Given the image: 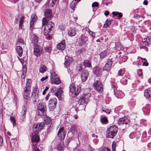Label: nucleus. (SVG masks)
I'll use <instances>...</instances> for the list:
<instances>
[{
  "mask_svg": "<svg viewBox=\"0 0 151 151\" xmlns=\"http://www.w3.org/2000/svg\"><path fill=\"white\" fill-rule=\"evenodd\" d=\"M47 111V107L45 103H39L37 105V114L38 116H45Z\"/></svg>",
  "mask_w": 151,
  "mask_h": 151,
  "instance_id": "1",
  "label": "nucleus"
},
{
  "mask_svg": "<svg viewBox=\"0 0 151 151\" xmlns=\"http://www.w3.org/2000/svg\"><path fill=\"white\" fill-rule=\"evenodd\" d=\"M118 130V127L116 126L113 125L107 129L106 137L113 138L117 134Z\"/></svg>",
  "mask_w": 151,
  "mask_h": 151,
  "instance_id": "2",
  "label": "nucleus"
},
{
  "mask_svg": "<svg viewBox=\"0 0 151 151\" xmlns=\"http://www.w3.org/2000/svg\"><path fill=\"white\" fill-rule=\"evenodd\" d=\"M70 95L73 97L78 95L81 90V87L78 86L76 88L75 84L72 83L70 86Z\"/></svg>",
  "mask_w": 151,
  "mask_h": 151,
  "instance_id": "3",
  "label": "nucleus"
},
{
  "mask_svg": "<svg viewBox=\"0 0 151 151\" xmlns=\"http://www.w3.org/2000/svg\"><path fill=\"white\" fill-rule=\"evenodd\" d=\"M45 17L43 18L42 19V27L47 23L48 21L50 20L52 17V13L50 9H47L45 12Z\"/></svg>",
  "mask_w": 151,
  "mask_h": 151,
  "instance_id": "4",
  "label": "nucleus"
},
{
  "mask_svg": "<svg viewBox=\"0 0 151 151\" xmlns=\"http://www.w3.org/2000/svg\"><path fill=\"white\" fill-rule=\"evenodd\" d=\"M45 124L44 123H34L32 127V131L31 133L38 134L43 129Z\"/></svg>",
  "mask_w": 151,
  "mask_h": 151,
  "instance_id": "5",
  "label": "nucleus"
},
{
  "mask_svg": "<svg viewBox=\"0 0 151 151\" xmlns=\"http://www.w3.org/2000/svg\"><path fill=\"white\" fill-rule=\"evenodd\" d=\"M45 27L44 28V34L47 35L51 30L52 28L54 26L55 24L52 22H47V23L45 24Z\"/></svg>",
  "mask_w": 151,
  "mask_h": 151,
  "instance_id": "6",
  "label": "nucleus"
},
{
  "mask_svg": "<svg viewBox=\"0 0 151 151\" xmlns=\"http://www.w3.org/2000/svg\"><path fill=\"white\" fill-rule=\"evenodd\" d=\"M34 47L33 54L37 57H40L43 53V48L39 45Z\"/></svg>",
  "mask_w": 151,
  "mask_h": 151,
  "instance_id": "7",
  "label": "nucleus"
},
{
  "mask_svg": "<svg viewBox=\"0 0 151 151\" xmlns=\"http://www.w3.org/2000/svg\"><path fill=\"white\" fill-rule=\"evenodd\" d=\"M50 74V80L52 83L58 85L61 83L60 80L55 72H52Z\"/></svg>",
  "mask_w": 151,
  "mask_h": 151,
  "instance_id": "8",
  "label": "nucleus"
},
{
  "mask_svg": "<svg viewBox=\"0 0 151 151\" xmlns=\"http://www.w3.org/2000/svg\"><path fill=\"white\" fill-rule=\"evenodd\" d=\"M93 86L96 90L98 92L102 91L103 90V85L99 81H96L93 83Z\"/></svg>",
  "mask_w": 151,
  "mask_h": 151,
  "instance_id": "9",
  "label": "nucleus"
},
{
  "mask_svg": "<svg viewBox=\"0 0 151 151\" xmlns=\"http://www.w3.org/2000/svg\"><path fill=\"white\" fill-rule=\"evenodd\" d=\"M57 103V100L56 98H53L49 100L48 106L50 111H52L54 109Z\"/></svg>",
  "mask_w": 151,
  "mask_h": 151,
  "instance_id": "10",
  "label": "nucleus"
},
{
  "mask_svg": "<svg viewBox=\"0 0 151 151\" xmlns=\"http://www.w3.org/2000/svg\"><path fill=\"white\" fill-rule=\"evenodd\" d=\"M66 134V132L65 131L64 128L62 127L60 128L58 133V136L60 138L61 140H63L65 137Z\"/></svg>",
  "mask_w": 151,
  "mask_h": 151,
  "instance_id": "11",
  "label": "nucleus"
},
{
  "mask_svg": "<svg viewBox=\"0 0 151 151\" xmlns=\"http://www.w3.org/2000/svg\"><path fill=\"white\" fill-rule=\"evenodd\" d=\"M113 62L112 58L111 59H109L104 66L103 68V70L107 71H109L111 67Z\"/></svg>",
  "mask_w": 151,
  "mask_h": 151,
  "instance_id": "12",
  "label": "nucleus"
},
{
  "mask_svg": "<svg viewBox=\"0 0 151 151\" xmlns=\"http://www.w3.org/2000/svg\"><path fill=\"white\" fill-rule=\"evenodd\" d=\"M89 75L88 71L86 70L82 71L81 73V78L82 82H85L87 80Z\"/></svg>",
  "mask_w": 151,
  "mask_h": 151,
  "instance_id": "13",
  "label": "nucleus"
},
{
  "mask_svg": "<svg viewBox=\"0 0 151 151\" xmlns=\"http://www.w3.org/2000/svg\"><path fill=\"white\" fill-rule=\"evenodd\" d=\"M37 16L35 15H32L31 17L30 22L29 29L32 31L33 30V28L34 27V24L35 21L37 20Z\"/></svg>",
  "mask_w": 151,
  "mask_h": 151,
  "instance_id": "14",
  "label": "nucleus"
},
{
  "mask_svg": "<svg viewBox=\"0 0 151 151\" xmlns=\"http://www.w3.org/2000/svg\"><path fill=\"white\" fill-rule=\"evenodd\" d=\"M27 111V105H24L22 107V110L21 113V119L22 122H24L25 119V114Z\"/></svg>",
  "mask_w": 151,
  "mask_h": 151,
  "instance_id": "15",
  "label": "nucleus"
},
{
  "mask_svg": "<svg viewBox=\"0 0 151 151\" xmlns=\"http://www.w3.org/2000/svg\"><path fill=\"white\" fill-rule=\"evenodd\" d=\"M65 46L66 45L65 40H63L57 45V48L58 49L60 50H63L65 48Z\"/></svg>",
  "mask_w": 151,
  "mask_h": 151,
  "instance_id": "16",
  "label": "nucleus"
},
{
  "mask_svg": "<svg viewBox=\"0 0 151 151\" xmlns=\"http://www.w3.org/2000/svg\"><path fill=\"white\" fill-rule=\"evenodd\" d=\"M34 133V134L31 133L32 134L30 135V136H31V141L33 142H39L40 140L39 137L37 134Z\"/></svg>",
  "mask_w": 151,
  "mask_h": 151,
  "instance_id": "17",
  "label": "nucleus"
},
{
  "mask_svg": "<svg viewBox=\"0 0 151 151\" xmlns=\"http://www.w3.org/2000/svg\"><path fill=\"white\" fill-rule=\"evenodd\" d=\"M88 41V38L86 36L81 35L79 37V42L80 44L82 45L86 43Z\"/></svg>",
  "mask_w": 151,
  "mask_h": 151,
  "instance_id": "18",
  "label": "nucleus"
},
{
  "mask_svg": "<svg viewBox=\"0 0 151 151\" xmlns=\"http://www.w3.org/2000/svg\"><path fill=\"white\" fill-rule=\"evenodd\" d=\"M65 62L64 65L66 67L68 66L73 60V59L71 58H69L68 56H66L65 58Z\"/></svg>",
  "mask_w": 151,
  "mask_h": 151,
  "instance_id": "19",
  "label": "nucleus"
},
{
  "mask_svg": "<svg viewBox=\"0 0 151 151\" xmlns=\"http://www.w3.org/2000/svg\"><path fill=\"white\" fill-rule=\"evenodd\" d=\"M93 72L94 74L98 76H99L101 75V70L98 67H94L93 69Z\"/></svg>",
  "mask_w": 151,
  "mask_h": 151,
  "instance_id": "20",
  "label": "nucleus"
},
{
  "mask_svg": "<svg viewBox=\"0 0 151 151\" xmlns=\"http://www.w3.org/2000/svg\"><path fill=\"white\" fill-rule=\"evenodd\" d=\"M77 31V30L75 28H71L68 30V34L70 36L72 37L76 35Z\"/></svg>",
  "mask_w": 151,
  "mask_h": 151,
  "instance_id": "21",
  "label": "nucleus"
},
{
  "mask_svg": "<svg viewBox=\"0 0 151 151\" xmlns=\"http://www.w3.org/2000/svg\"><path fill=\"white\" fill-rule=\"evenodd\" d=\"M55 95L59 99L61 98L63 96V91L61 88H59L58 89H57V91L55 93Z\"/></svg>",
  "mask_w": 151,
  "mask_h": 151,
  "instance_id": "22",
  "label": "nucleus"
},
{
  "mask_svg": "<svg viewBox=\"0 0 151 151\" xmlns=\"http://www.w3.org/2000/svg\"><path fill=\"white\" fill-rule=\"evenodd\" d=\"M114 95L118 98H122L124 96V94L123 92L120 91H118L115 92V90L114 89Z\"/></svg>",
  "mask_w": 151,
  "mask_h": 151,
  "instance_id": "23",
  "label": "nucleus"
},
{
  "mask_svg": "<svg viewBox=\"0 0 151 151\" xmlns=\"http://www.w3.org/2000/svg\"><path fill=\"white\" fill-rule=\"evenodd\" d=\"M144 96L149 100H151V92L148 89L145 90L144 92Z\"/></svg>",
  "mask_w": 151,
  "mask_h": 151,
  "instance_id": "24",
  "label": "nucleus"
},
{
  "mask_svg": "<svg viewBox=\"0 0 151 151\" xmlns=\"http://www.w3.org/2000/svg\"><path fill=\"white\" fill-rule=\"evenodd\" d=\"M16 51L18 53V55L21 57L23 54V49L21 46H17L16 48Z\"/></svg>",
  "mask_w": 151,
  "mask_h": 151,
  "instance_id": "25",
  "label": "nucleus"
},
{
  "mask_svg": "<svg viewBox=\"0 0 151 151\" xmlns=\"http://www.w3.org/2000/svg\"><path fill=\"white\" fill-rule=\"evenodd\" d=\"M33 38L32 39V43L34 44V46L38 45L37 43L38 42V37L35 34H33L32 35Z\"/></svg>",
  "mask_w": 151,
  "mask_h": 151,
  "instance_id": "26",
  "label": "nucleus"
},
{
  "mask_svg": "<svg viewBox=\"0 0 151 151\" xmlns=\"http://www.w3.org/2000/svg\"><path fill=\"white\" fill-rule=\"evenodd\" d=\"M129 122V120L126 116L120 118L118 120V123H126Z\"/></svg>",
  "mask_w": 151,
  "mask_h": 151,
  "instance_id": "27",
  "label": "nucleus"
},
{
  "mask_svg": "<svg viewBox=\"0 0 151 151\" xmlns=\"http://www.w3.org/2000/svg\"><path fill=\"white\" fill-rule=\"evenodd\" d=\"M39 92V91L38 88L36 87H35L33 89L32 94V97H35L36 98H37V96H38Z\"/></svg>",
  "mask_w": 151,
  "mask_h": 151,
  "instance_id": "28",
  "label": "nucleus"
},
{
  "mask_svg": "<svg viewBox=\"0 0 151 151\" xmlns=\"http://www.w3.org/2000/svg\"><path fill=\"white\" fill-rule=\"evenodd\" d=\"M88 101L85 99L83 97H81L79 100V103L80 104H84L86 105Z\"/></svg>",
  "mask_w": 151,
  "mask_h": 151,
  "instance_id": "29",
  "label": "nucleus"
},
{
  "mask_svg": "<svg viewBox=\"0 0 151 151\" xmlns=\"http://www.w3.org/2000/svg\"><path fill=\"white\" fill-rule=\"evenodd\" d=\"M69 118L67 116H62L61 119V123H68L69 122Z\"/></svg>",
  "mask_w": 151,
  "mask_h": 151,
  "instance_id": "30",
  "label": "nucleus"
},
{
  "mask_svg": "<svg viewBox=\"0 0 151 151\" xmlns=\"http://www.w3.org/2000/svg\"><path fill=\"white\" fill-rule=\"evenodd\" d=\"M64 147V142H61L57 146V149L60 151H61L63 150V148Z\"/></svg>",
  "mask_w": 151,
  "mask_h": 151,
  "instance_id": "31",
  "label": "nucleus"
},
{
  "mask_svg": "<svg viewBox=\"0 0 151 151\" xmlns=\"http://www.w3.org/2000/svg\"><path fill=\"white\" fill-rule=\"evenodd\" d=\"M47 70V67L43 65H41L40 66L39 71L41 73H44Z\"/></svg>",
  "mask_w": 151,
  "mask_h": 151,
  "instance_id": "32",
  "label": "nucleus"
},
{
  "mask_svg": "<svg viewBox=\"0 0 151 151\" xmlns=\"http://www.w3.org/2000/svg\"><path fill=\"white\" fill-rule=\"evenodd\" d=\"M107 52L106 50H104V51L101 52L100 54V58L101 59H102L106 57L107 55Z\"/></svg>",
  "mask_w": 151,
  "mask_h": 151,
  "instance_id": "33",
  "label": "nucleus"
},
{
  "mask_svg": "<svg viewBox=\"0 0 151 151\" xmlns=\"http://www.w3.org/2000/svg\"><path fill=\"white\" fill-rule=\"evenodd\" d=\"M115 48L118 51L122 49V45L120 44V43L117 42L115 43Z\"/></svg>",
  "mask_w": 151,
  "mask_h": 151,
  "instance_id": "34",
  "label": "nucleus"
},
{
  "mask_svg": "<svg viewBox=\"0 0 151 151\" xmlns=\"http://www.w3.org/2000/svg\"><path fill=\"white\" fill-rule=\"evenodd\" d=\"M113 20L111 19L109 20H108L107 19L105 23L104 24L103 27L104 28H106L109 27L111 24V22Z\"/></svg>",
  "mask_w": 151,
  "mask_h": 151,
  "instance_id": "35",
  "label": "nucleus"
},
{
  "mask_svg": "<svg viewBox=\"0 0 151 151\" xmlns=\"http://www.w3.org/2000/svg\"><path fill=\"white\" fill-rule=\"evenodd\" d=\"M112 14L114 15L113 16L118 15V18L119 19H120L122 17V13L118 12H112Z\"/></svg>",
  "mask_w": 151,
  "mask_h": 151,
  "instance_id": "36",
  "label": "nucleus"
},
{
  "mask_svg": "<svg viewBox=\"0 0 151 151\" xmlns=\"http://www.w3.org/2000/svg\"><path fill=\"white\" fill-rule=\"evenodd\" d=\"M84 65L86 67H91V63L88 60H86L84 61Z\"/></svg>",
  "mask_w": 151,
  "mask_h": 151,
  "instance_id": "37",
  "label": "nucleus"
},
{
  "mask_svg": "<svg viewBox=\"0 0 151 151\" xmlns=\"http://www.w3.org/2000/svg\"><path fill=\"white\" fill-rule=\"evenodd\" d=\"M91 94L90 93H88L83 94L82 97H83L84 98L88 101L89 99V97H91Z\"/></svg>",
  "mask_w": 151,
  "mask_h": 151,
  "instance_id": "38",
  "label": "nucleus"
},
{
  "mask_svg": "<svg viewBox=\"0 0 151 151\" xmlns=\"http://www.w3.org/2000/svg\"><path fill=\"white\" fill-rule=\"evenodd\" d=\"M127 80L126 76H124L120 80V82L123 85H126L127 84Z\"/></svg>",
  "mask_w": 151,
  "mask_h": 151,
  "instance_id": "39",
  "label": "nucleus"
},
{
  "mask_svg": "<svg viewBox=\"0 0 151 151\" xmlns=\"http://www.w3.org/2000/svg\"><path fill=\"white\" fill-rule=\"evenodd\" d=\"M30 95V93L29 92H23V96L24 98L26 99L27 100L29 98Z\"/></svg>",
  "mask_w": 151,
  "mask_h": 151,
  "instance_id": "40",
  "label": "nucleus"
},
{
  "mask_svg": "<svg viewBox=\"0 0 151 151\" xmlns=\"http://www.w3.org/2000/svg\"><path fill=\"white\" fill-rule=\"evenodd\" d=\"M44 116L45 117L44 119L45 123H50L51 122L52 119L50 117L47 116L46 115Z\"/></svg>",
  "mask_w": 151,
  "mask_h": 151,
  "instance_id": "41",
  "label": "nucleus"
},
{
  "mask_svg": "<svg viewBox=\"0 0 151 151\" xmlns=\"http://www.w3.org/2000/svg\"><path fill=\"white\" fill-rule=\"evenodd\" d=\"M148 105L147 106V107H144L143 108L142 110L144 112V114H148L150 112V109L148 107Z\"/></svg>",
  "mask_w": 151,
  "mask_h": 151,
  "instance_id": "42",
  "label": "nucleus"
},
{
  "mask_svg": "<svg viewBox=\"0 0 151 151\" xmlns=\"http://www.w3.org/2000/svg\"><path fill=\"white\" fill-rule=\"evenodd\" d=\"M77 4V2L74 0L70 4V8L73 10Z\"/></svg>",
  "mask_w": 151,
  "mask_h": 151,
  "instance_id": "43",
  "label": "nucleus"
},
{
  "mask_svg": "<svg viewBox=\"0 0 151 151\" xmlns=\"http://www.w3.org/2000/svg\"><path fill=\"white\" fill-rule=\"evenodd\" d=\"M124 69H120L118 71V75L119 76H122L123 75L125 72Z\"/></svg>",
  "mask_w": 151,
  "mask_h": 151,
  "instance_id": "44",
  "label": "nucleus"
},
{
  "mask_svg": "<svg viewBox=\"0 0 151 151\" xmlns=\"http://www.w3.org/2000/svg\"><path fill=\"white\" fill-rule=\"evenodd\" d=\"M37 147V145L33 144L32 146L33 151H39V149Z\"/></svg>",
  "mask_w": 151,
  "mask_h": 151,
  "instance_id": "45",
  "label": "nucleus"
},
{
  "mask_svg": "<svg viewBox=\"0 0 151 151\" xmlns=\"http://www.w3.org/2000/svg\"><path fill=\"white\" fill-rule=\"evenodd\" d=\"M31 91V88L29 86H26L24 89V92H29L30 93Z\"/></svg>",
  "mask_w": 151,
  "mask_h": 151,
  "instance_id": "46",
  "label": "nucleus"
},
{
  "mask_svg": "<svg viewBox=\"0 0 151 151\" xmlns=\"http://www.w3.org/2000/svg\"><path fill=\"white\" fill-rule=\"evenodd\" d=\"M45 50L46 52H50L51 51L52 47L50 46H49V47H45Z\"/></svg>",
  "mask_w": 151,
  "mask_h": 151,
  "instance_id": "47",
  "label": "nucleus"
},
{
  "mask_svg": "<svg viewBox=\"0 0 151 151\" xmlns=\"http://www.w3.org/2000/svg\"><path fill=\"white\" fill-rule=\"evenodd\" d=\"M116 143L115 142H113L112 145V151H116Z\"/></svg>",
  "mask_w": 151,
  "mask_h": 151,
  "instance_id": "48",
  "label": "nucleus"
},
{
  "mask_svg": "<svg viewBox=\"0 0 151 151\" xmlns=\"http://www.w3.org/2000/svg\"><path fill=\"white\" fill-rule=\"evenodd\" d=\"M99 151H111V150L107 147H104L101 148L100 149Z\"/></svg>",
  "mask_w": 151,
  "mask_h": 151,
  "instance_id": "49",
  "label": "nucleus"
},
{
  "mask_svg": "<svg viewBox=\"0 0 151 151\" xmlns=\"http://www.w3.org/2000/svg\"><path fill=\"white\" fill-rule=\"evenodd\" d=\"M101 123H106L108 122V119L106 117H102L101 119Z\"/></svg>",
  "mask_w": 151,
  "mask_h": 151,
  "instance_id": "50",
  "label": "nucleus"
},
{
  "mask_svg": "<svg viewBox=\"0 0 151 151\" xmlns=\"http://www.w3.org/2000/svg\"><path fill=\"white\" fill-rule=\"evenodd\" d=\"M57 89H58L55 86H53L52 88L50 89L51 92L54 93H56V92L57 91Z\"/></svg>",
  "mask_w": 151,
  "mask_h": 151,
  "instance_id": "51",
  "label": "nucleus"
},
{
  "mask_svg": "<svg viewBox=\"0 0 151 151\" xmlns=\"http://www.w3.org/2000/svg\"><path fill=\"white\" fill-rule=\"evenodd\" d=\"M31 81L29 79L27 80V83H26V86H29L30 87L31 84Z\"/></svg>",
  "mask_w": 151,
  "mask_h": 151,
  "instance_id": "52",
  "label": "nucleus"
},
{
  "mask_svg": "<svg viewBox=\"0 0 151 151\" xmlns=\"http://www.w3.org/2000/svg\"><path fill=\"white\" fill-rule=\"evenodd\" d=\"M85 50V49L84 48H83V49H81L76 52V53L78 54H81Z\"/></svg>",
  "mask_w": 151,
  "mask_h": 151,
  "instance_id": "53",
  "label": "nucleus"
},
{
  "mask_svg": "<svg viewBox=\"0 0 151 151\" xmlns=\"http://www.w3.org/2000/svg\"><path fill=\"white\" fill-rule=\"evenodd\" d=\"M10 120L11 121V122H12V123H16V122L15 118L14 116H11Z\"/></svg>",
  "mask_w": 151,
  "mask_h": 151,
  "instance_id": "54",
  "label": "nucleus"
},
{
  "mask_svg": "<svg viewBox=\"0 0 151 151\" xmlns=\"http://www.w3.org/2000/svg\"><path fill=\"white\" fill-rule=\"evenodd\" d=\"M76 129V127L75 126H72L71 128V129H70L72 133H73V132H75Z\"/></svg>",
  "mask_w": 151,
  "mask_h": 151,
  "instance_id": "55",
  "label": "nucleus"
},
{
  "mask_svg": "<svg viewBox=\"0 0 151 151\" xmlns=\"http://www.w3.org/2000/svg\"><path fill=\"white\" fill-rule=\"evenodd\" d=\"M57 1V0H52V2L50 4V6L52 7L53 6Z\"/></svg>",
  "mask_w": 151,
  "mask_h": 151,
  "instance_id": "56",
  "label": "nucleus"
},
{
  "mask_svg": "<svg viewBox=\"0 0 151 151\" xmlns=\"http://www.w3.org/2000/svg\"><path fill=\"white\" fill-rule=\"evenodd\" d=\"M32 101L34 103L36 102L38 100V96H37V98H36L35 97H32Z\"/></svg>",
  "mask_w": 151,
  "mask_h": 151,
  "instance_id": "57",
  "label": "nucleus"
},
{
  "mask_svg": "<svg viewBox=\"0 0 151 151\" xmlns=\"http://www.w3.org/2000/svg\"><path fill=\"white\" fill-rule=\"evenodd\" d=\"M88 30L89 31V34L91 35V36L92 37H94L95 36V34L94 32L90 31L89 29H88Z\"/></svg>",
  "mask_w": 151,
  "mask_h": 151,
  "instance_id": "58",
  "label": "nucleus"
},
{
  "mask_svg": "<svg viewBox=\"0 0 151 151\" xmlns=\"http://www.w3.org/2000/svg\"><path fill=\"white\" fill-rule=\"evenodd\" d=\"M98 6V4L97 2H94L92 4V7H97Z\"/></svg>",
  "mask_w": 151,
  "mask_h": 151,
  "instance_id": "59",
  "label": "nucleus"
},
{
  "mask_svg": "<svg viewBox=\"0 0 151 151\" xmlns=\"http://www.w3.org/2000/svg\"><path fill=\"white\" fill-rule=\"evenodd\" d=\"M143 45H145L148 46L149 43L147 42V40H146L145 41L142 42Z\"/></svg>",
  "mask_w": 151,
  "mask_h": 151,
  "instance_id": "60",
  "label": "nucleus"
},
{
  "mask_svg": "<svg viewBox=\"0 0 151 151\" xmlns=\"http://www.w3.org/2000/svg\"><path fill=\"white\" fill-rule=\"evenodd\" d=\"M3 139L2 137L0 136V149L1 148V147L3 144Z\"/></svg>",
  "mask_w": 151,
  "mask_h": 151,
  "instance_id": "61",
  "label": "nucleus"
},
{
  "mask_svg": "<svg viewBox=\"0 0 151 151\" xmlns=\"http://www.w3.org/2000/svg\"><path fill=\"white\" fill-rule=\"evenodd\" d=\"M49 88L48 87H46L43 92L42 94L43 95H45L46 93V91L48 90Z\"/></svg>",
  "mask_w": 151,
  "mask_h": 151,
  "instance_id": "62",
  "label": "nucleus"
},
{
  "mask_svg": "<svg viewBox=\"0 0 151 151\" xmlns=\"http://www.w3.org/2000/svg\"><path fill=\"white\" fill-rule=\"evenodd\" d=\"M18 41L19 43L22 44H23L24 42V40H23L21 38L19 39Z\"/></svg>",
  "mask_w": 151,
  "mask_h": 151,
  "instance_id": "63",
  "label": "nucleus"
},
{
  "mask_svg": "<svg viewBox=\"0 0 151 151\" xmlns=\"http://www.w3.org/2000/svg\"><path fill=\"white\" fill-rule=\"evenodd\" d=\"M88 151H95V150L91 146H89L88 149Z\"/></svg>",
  "mask_w": 151,
  "mask_h": 151,
  "instance_id": "64",
  "label": "nucleus"
}]
</instances>
